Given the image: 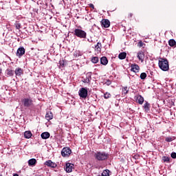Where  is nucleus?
I'll return each mask as SVG.
<instances>
[{
    "label": "nucleus",
    "mask_w": 176,
    "mask_h": 176,
    "mask_svg": "<svg viewBox=\"0 0 176 176\" xmlns=\"http://www.w3.org/2000/svg\"><path fill=\"white\" fill-rule=\"evenodd\" d=\"M158 65L162 71H168L170 69V65L166 58H160L159 59Z\"/></svg>",
    "instance_id": "f257e3e1"
},
{
    "label": "nucleus",
    "mask_w": 176,
    "mask_h": 176,
    "mask_svg": "<svg viewBox=\"0 0 176 176\" xmlns=\"http://www.w3.org/2000/svg\"><path fill=\"white\" fill-rule=\"evenodd\" d=\"M95 159L99 162H104L109 157V154L105 152L98 151L94 154Z\"/></svg>",
    "instance_id": "f03ea898"
},
{
    "label": "nucleus",
    "mask_w": 176,
    "mask_h": 176,
    "mask_svg": "<svg viewBox=\"0 0 176 176\" xmlns=\"http://www.w3.org/2000/svg\"><path fill=\"white\" fill-rule=\"evenodd\" d=\"M21 102L25 108H31V107H34V100H32L31 97L22 99Z\"/></svg>",
    "instance_id": "7ed1b4c3"
},
{
    "label": "nucleus",
    "mask_w": 176,
    "mask_h": 176,
    "mask_svg": "<svg viewBox=\"0 0 176 176\" xmlns=\"http://www.w3.org/2000/svg\"><path fill=\"white\" fill-rule=\"evenodd\" d=\"M74 35H76V36H78V38H86L87 33L80 29H75Z\"/></svg>",
    "instance_id": "20e7f679"
},
{
    "label": "nucleus",
    "mask_w": 176,
    "mask_h": 176,
    "mask_svg": "<svg viewBox=\"0 0 176 176\" xmlns=\"http://www.w3.org/2000/svg\"><path fill=\"white\" fill-rule=\"evenodd\" d=\"M88 94L89 91H87V88L82 87L78 91V96L80 97V98H83L84 100L87 98Z\"/></svg>",
    "instance_id": "39448f33"
},
{
    "label": "nucleus",
    "mask_w": 176,
    "mask_h": 176,
    "mask_svg": "<svg viewBox=\"0 0 176 176\" xmlns=\"http://www.w3.org/2000/svg\"><path fill=\"white\" fill-rule=\"evenodd\" d=\"M71 153H72V151L69 147H65L62 149L61 155L63 157H68Z\"/></svg>",
    "instance_id": "423d86ee"
},
{
    "label": "nucleus",
    "mask_w": 176,
    "mask_h": 176,
    "mask_svg": "<svg viewBox=\"0 0 176 176\" xmlns=\"http://www.w3.org/2000/svg\"><path fill=\"white\" fill-rule=\"evenodd\" d=\"M139 61H141V63H144V58H145V50H140L138 52L137 56Z\"/></svg>",
    "instance_id": "0eeeda50"
},
{
    "label": "nucleus",
    "mask_w": 176,
    "mask_h": 176,
    "mask_svg": "<svg viewBox=\"0 0 176 176\" xmlns=\"http://www.w3.org/2000/svg\"><path fill=\"white\" fill-rule=\"evenodd\" d=\"M134 100H135V102L140 104V105H142L144 104V101H145L144 97H142L141 95H136L134 97Z\"/></svg>",
    "instance_id": "6e6552de"
},
{
    "label": "nucleus",
    "mask_w": 176,
    "mask_h": 176,
    "mask_svg": "<svg viewBox=\"0 0 176 176\" xmlns=\"http://www.w3.org/2000/svg\"><path fill=\"white\" fill-rule=\"evenodd\" d=\"M14 74H15L16 76H18L19 78H21V76L24 75V70L21 67H17L14 71Z\"/></svg>",
    "instance_id": "1a4fd4ad"
},
{
    "label": "nucleus",
    "mask_w": 176,
    "mask_h": 176,
    "mask_svg": "<svg viewBox=\"0 0 176 176\" xmlns=\"http://www.w3.org/2000/svg\"><path fill=\"white\" fill-rule=\"evenodd\" d=\"M75 165L74 164H71L69 162L66 163L65 170L66 173H72V170H74V167Z\"/></svg>",
    "instance_id": "9d476101"
},
{
    "label": "nucleus",
    "mask_w": 176,
    "mask_h": 176,
    "mask_svg": "<svg viewBox=\"0 0 176 176\" xmlns=\"http://www.w3.org/2000/svg\"><path fill=\"white\" fill-rule=\"evenodd\" d=\"M6 76L7 78H12L13 76H14V70L12 69H7L6 70Z\"/></svg>",
    "instance_id": "9b49d317"
},
{
    "label": "nucleus",
    "mask_w": 176,
    "mask_h": 176,
    "mask_svg": "<svg viewBox=\"0 0 176 176\" xmlns=\"http://www.w3.org/2000/svg\"><path fill=\"white\" fill-rule=\"evenodd\" d=\"M45 166L51 167V168H56V167H57V164L53 162L52 160H48L45 162Z\"/></svg>",
    "instance_id": "f8f14e48"
},
{
    "label": "nucleus",
    "mask_w": 176,
    "mask_h": 176,
    "mask_svg": "<svg viewBox=\"0 0 176 176\" xmlns=\"http://www.w3.org/2000/svg\"><path fill=\"white\" fill-rule=\"evenodd\" d=\"M131 71H132V72H140V66L135 63L132 64L131 65Z\"/></svg>",
    "instance_id": "ddd939ff"
},
{
    "label": "nucleus",
    "mask_w": 176,
    "mask_h": 176,
    "mask_svg": "<svg viewBox=\"0 0 176 176\" xmlns=\"http://www.w3.org/2000/svg\"><path fill=\"white\" fill-rule=\"evenodd\" d=\"M16 54L19 57H21V56H24V54H25V49H24V47H19L17 50Z\"/></svg>",
    "instance_id": "4468645a"
},
{
    "label": "nucleus",
    "mask_w": 176,
    "mask_h": 176,
    "mask_svg": "<svg viewBox=\"0 0 176 176\" xmlns=\"http://www.w3.org/2000/svg\"><path fill=\"white\" fill-rule=\"evenodd\" d=\"M102 25H103L104 28H109V26L111 25V22L108 19L103 20L102 21Z\"/></svg>",
    "instance_id": "2eb2a0df"
},
{
    "label": "nucleus",
    "mask_w": 176,
    "mask_h": 176,
    "mask_svg": "<svg viewBox=\"0 0 176 176\" xmlns=\"http://www.w3.org/2000/svg\"><path fill=\"white\" fill-rule=\"evenodd\" d=\"M144 109L146 112H149L151 111V104L148 101H145V103L143 106Z\"/></svg>",
    "instance_id": "dca6fc26"
},
{
    "label": "nucleus",
    "mask_w": 176,
    "mask_h": 176,
    "mask_svg": "<svg viewBox=\"0 0 176 176\" xmlns=\"http://www.w3.org/2000/svg\"><path fill=\"white\" fill-rule=\"evenodd\" d=\"M41 137L43 140H47L50 138V133L49 132H43L41 133Z\"/></svg>",
    "instance_id": "f3484780"
},
{
    "label": "nucleus",
    "mask_w": 176,
    "mask_h": 176,
    "mask_svg": "<svg viewBox=\"0 0 176 176\" xmlns=\"http://www.w3.org/2000/svg\"><path fill=\"white\" fill-rule=\"evenodd\" d=\"M36 164V160L35 158H32L28 160V166L30 167H34Z\"/></svg>",
    "instance_id": "a211bd4d"
},
{
    "label": "nucleus",
    "mask_w": 176,
    "mask_h": 176,
    "mask_svg": "<svg viewBox=\"0 0 176 176\" xmlns=\"http://www.w3.org/2000/svg\"><path fill=\"white\" fill-rule=\"evenodd\" d=\"M45 119H47V120H52V119H53V113H52V111H47L46 115H45Z\"/></svg>",
    "instance_id": "6ab92c4d"
},
{
    "label": "nucleus",
    "mask_w": 176,
    "mask_h": 176,
    "mask_svg": "<svg viewBox=\"0 0 176 176\" xmlns=\"http://www.w3.org/2000/svg\"><path fill=\"white\" fill-rule=\"evenodd\" d=\"M24 137L25 138H27V140H30V138L32 137V133H31V131H25Z\"/></svg>",
    "instance_id": "aec40b11"
},
{
    "label": "nucleus",
    "mask_w": 176,
    "mask_h": 176,
    "mask_svg": "<svg viewBox=\"0 0 176 176\" xmlns=\"http://www.w3.org/2000/svg\"><path fill=\"white\" fill-rule=\"evenodd\" d=\"M100 63L102 65H107V64H108V59L106 56H102L100 58Z\"/></svg>",
    "instance_id": "412c9836"
},
{
    "label": "nucleus",
    "mask_w": 176,
    "mask_h": 176,
    "mask_svg": "<svg viewBox=\"0 0 176 176\" xmlns=\"http://www.w3.org/2000/svg\"><path fill=\"white\" fill-rule=\"evenodd\" d=\"M82 54H83L79 50H76L74 52V58H77V57H80V56H82Z\"/></svg>",
    "instance_id": "4be33fe9"
},
{
    "label": "nucleus",
    "mask_w": 176,
    "mask_h": 176,
    "mask_svg": "<svg viewBox=\"0 0 176 176\" xmlns=\"http://www.w3.org/2000/svg\"><path fill=\"white\" fill-rule=\"evenodd\" d=\"M126 56H127V54L126 52H121L118 55V58H120V60H124Z\"/></svg>",
    "instance_id": "5701e85b"
},
{
    "label": "nucleus",
    "mask_w": 176,
    "mask_h": 176,
    "mask_svg": "<svg viewBox=\"0 0 176 176\" xmlns=\"http://www.w3.org/2000/svg\"><path fill=\"white\" fill-rule=\"evenodd\" d=\"M129 94V88L127 87H122V96H126Z\"/></svg>",
    "instance_id": "b1692460"
},
{
    "label": "nucleus",
    "mask_w": 176,
    "mask_h": 176,
    "mask_svg": "<svg viewBox=\"0 0 176 176\" xmlns=\"http://www.w3.org/2000/svg\"><path fill=\"white\" fill-rule=\"evenodd\" d=\"M174 140H175V137H174V136L168 137V138H166L165 141H166V142H171L174 141Z\"/></svg>",
    "instance_id": "393cba45"
},
{
    "label": "nucleus",
    "mask_w": 176,
    "mask_h": 176,
    "mask_svg": "<svg viewBox=\"0 0 176 176\" xmlns=\"http://www.w3.org/2000/svg\"><path fill=\"white\" fill-rule=\"evenodd\" d=\"M162 160L164 162V163H170V157H166V156H163L162 157Z\"/></svg>",
    "instance_id": "a878e982"
},
{
    "label": "nucleus",
    "mask_w": 176,
    "mask_h": 176,
    "mask_svg": "<svg viewBox=\"0 0 176 176\" xmlns=\"http://www.w3.org/2000/svg\"><path fill=\"white\" fill-rule=\"evenodd\" d=\"M109 170L106 169L104 170H103V172L102 173V176H109Z\"/></svg>",
    "instance_id": "bb28decb"
},
{
    "label": "nucleus",
    "mask_w": 176,
    "mask_h": 176,
    "mask_svg": "<svg viewBox=\"0 0 176 176\" xmlns=\"http://www.w3.org/2000/svg\"><path fill=\"white\" fill-rule=\"evenodd\" d=\"M59 67L60 68H64V67H65V61H64V60L59 61Z\"/></svg>",
    "instance_id": "cd10ccee"
},
{
    "label": "nucleus",
    "mask_w": 176,
    "mask_h": 176,
    "mask_svg": "<svg viewBox=\"0 0 176 176\" xmlns=\"http://www.w3.org/2000/svg\"><path fill=\"white\" fill-rule=\"evenodd\" d=\"M91 61L92 63H94V64H97V63H98V57L97 56L92 57Z\"/></svg>",
    "instance_id": "c85d7f7f"
},
{
    "label": "nucleus",
    "mask_w": 176,
    "mask_h": 176,
    "mask_svg": "<svg viewBox=\"0 0 176 176\" xmlns=\"http://www.w3.org/2000/svg\"><path fill=\"white\" fill-rule=\"evenodd\" d=\"M91 78L90 76H87L85 78L83 79L84 83H90Z\"/></svg>",
    "instance_id": "c756f323"
},
{
    "label": "nucleus",
    "mask_w": 176,
    "mask_h": 176,
    "mask_svg": "<svg viewBox=\"0 0 176 176\" xmlns=\"http://www.w3.org/2000/svg\"><path fill=\"white\" fill-rule=\"evenodd\" d=\"M111 94L108 93V92H106L104 94V98H105L106 100L108 99V98H111Z\"/></svg>",
    "instance_id": "7c9ffc66"
},
{
    "label": "nucleus",
    "mask_w": 176,
    "mask_h": 176,
    "mask_svg": "<svg viewBox=\"0 0 176 176\" xmlns=\"http://www.w3.org/2000/svg\"><path fill=\"white\" fill-rule=\"evenodd\" d=\"M140 79L143 80L146 79V73L143 72L140 74Z\"/></svg>",
    "instance_id": "2f4dec72"
},
{
    "label": "nucleus",
    "mask_w": 176,
    "mask_h": 176,
    "mask_svg": "<svg viewBox=\"0 0 176 176\" xmlns=\"http://www.w3.org/2000/svg\"><path fill=\"white\" fill-rule=\"evenodd\" d=\"M14 25L16 30H20V28H21V24L20 23L16 22Z\"/></svg>",
    "instance_id": "473e14b6"
},
{
    "label": "nucleus",
    "mask_w": 176,
    "mask_h": 176,
    "mask_svg": "<svg viewBox=\"0 0 176 176\" xmlns=\"http://www.w3.org/2000/svg\"><path fill=\"white\" fill-rule=\"evenodd\" d=\"M95 50H96V52H101V47H100L99 45H95Z\"/></svg>",
    "instance_id": "72a5a7b5"
},
{
    "label": "nucleus",
    "mask_w": 176,
    "mask_h": 176,
    "mask_svg": "<svg viewBox=\"0 0 176 176\" xmlns=\"http://www.w3.org/2000/svg\"><path fill=\"white\" fill-rule=\"evenodd\" d=\"M168 45H176V42L174 39H170L168 41Z\"/></svg>",
    "instance_id": "f704fd0d"
},
{
    "label": "nucleus",
    "mask_w": 176,
    "mask_h": 176,
    "mask_svg": "<svg viewBox=\"0 0 176 176\" xmlns=\"http://www.w3.org/2000/svg\"><path fill=\"white\" fill-rule=\"evenodd\" d=\"M170 156H171L172 159H176V153L175 152H173L170 154Z\"/></svg>",
    "instance_id": "c9c22d12"
},
{
    "label": "nucleus",
    "mask_w": 176,
    "mask_h": 176,
    "mask_svg": "<svg viewBox=\"0 0 176 176\" xmlns=\"http://www.w3.org/2000/svg\"><path fill=\"white\" fill-rule=\"evenodd\" d=\"M111 80H107L106 82V85H107L108 86H109V85H111Z\"/></svg>",
    "instance_id": "e433bc0d"
},
{
    "label": "nucleus",
    "mask_w": 176,
    "mask_h": 176,
    "mask_svg": "<svg viewBox=\"0 0 176 176\" xmlns=\"http://www.w3.org/2000/svg\"><path fill=\"white\" fill-rule=\"evenodd\" d=\"M89 6H90V8H92V9H94V5H93V4H89Z\"/></svg>",
    "instance_id": "4c0bfd02"
},
{
    "label": "nucleus",
    "mask_w": 176,
    "mask_h": 176,
    "mask_svg": "<svg viewBox=\"0 0 176 176\" xmlns=\"http://www.w3.org/2000/svg\"><path fill=\"white\" fill-rule=\"evenodd\" d=\"M170 47H176L175 45H170Z\"/></svg>",
    "instance_id": "58836bf2"
},
{
    "label": "nucleus",
    "mask_w": 176,
    "mask_h": 176,
    "mask_svg": "<svg viewBox=\"0 0 176 176\" xmlns=\"http://www.w3.org/2000/svg\"><path fill=\"white\" fill-rule=\"evenodd\" d=\"M138 45H143L142 41H139Z\"/></svg>",
    "instance_id": "ea45409f"
},
{
    "label": "nucleus",
    "mask_w": 176,
    "mask_h": 176,
    "mask_svg": "<svg viewBox=\"0 0 176 176\" xmlns=\"http://www.w3.org/2000/svg\"><path fill=\"white\" fill-rule=\"evenodd\" d=\"M0 75H2V68L0 67Z\"/></svg>",
    "instance_id": "a19ab883"
},
{
    "label": "nucleus",
    "mask_w": 176,
    "mask_h": 176,
    "mask_svg": "<svg viewBox=\"0 0 176 176\" xmlns=\"http://www.w3.org/2000/svg\"><path fill=\"white\" fill-rule=\"evenodd\" d=\"M13 176H19V174L15 173V174L13 175Z\"/></svg>",
    "instance_id": "79ce46f5"
},
{
    "label": "nucleus",
    "mask_w": 176,
    "mask_h": 176,
    "mask_svg": "<svg viewBox=\"0 0 176 176\" xmlns=\"http://www.w3.org/2000/svg\"><path fill=\"white\" fill-rule=\"evenodd\" d=\"M140 47H142V45H140Z\"/></svg>",
    "instance_id": "37998d69"
},
{
    "label": "nucleus",
    "mask_w": 176,
    "mask_h": 176,
    "mask_svg": "<svg viewBox=\"0 0 176 176\" xmlns=\"http://www.w3.org/2000/svg\"><path fill=\"white\" fill-rule=\"evenodd\" d=\"M97 45H100V43H98Z\"/></svg>",
    "instance_id": "c03bdc74"
}]
</instances>
